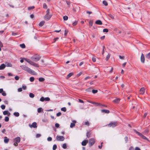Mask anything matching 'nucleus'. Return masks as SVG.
Masks as SVG:
<instances>
[{
    "mask_svg": "<svg viewBox=\"0 0 150 150\" xmlns=\"http://www.w3.org/2000/svg\"><path fill=\"white\" fill-rule=\"evenodd\" d=\"M20 67L22 69L27 72L29 74L33 75H36V73L34 71L25 65H21Z\"/></svg>",
    "mask_w": 150,
    "mask_h": 150,
    "instance_id": "nucleus-1",
    "label": "nucleus"
},
{
    "mask_svg": "<svg viewBox=\"0 0 150 150\" xmlns=\"http://www.w3.org/2000/svg\"><path fill=\"white\" fill-rule=\"evenodd\" d=\"M24 60H25L27 62L29 63L30 64H31L32 65H33L35 67H39L38 65V64L35 63L34 62H33L32 61H31L27 58H23V59H22L20 60V62L21 63H23L24 62Z\"/></svg>",
    "mask_w": 150,
    "mask_h": 150,
    "instance_id": "nucleus-2",
    "label": "nucleus"
},
{
    "mask_svg": "<svg viewBox=\"0 0 150 150\" xmlns=\"http://www.w3.org/2000/svg\"><path fill=\"white\" fill-rule=\"evenodd\" d=\"M40 57L38 54H35L31 57V59L33 61L37 62L40 59Z\"/></svg>",
    "mask_w": 150,
    "mask_h": 150,
    "instance_id": "nucleus-3",
    "label": "nucleus"
},
{
    "mask_svg": "<svg viewBox=\"0 0 150 150\" xmlns=\"http://www.w3.org/2000/svg\"><path fill=\"white\" fill-rule=\"evenodd\" d=\"M88 142L89 146H91L95 143V140L94 139L91 138L89 140Z\"/></svg>",
    "mask_w": 150,
    "mask_h": 150,
    "instance_id": "nucleus-4",
    "label": "nucleus"
},
{
    "mask_svg": "<svg viewBox=\"0 0 150 150\" xmlns=\"http://www.w3.org/2000/svg\"><path fill=\"white\" fill-rule=\"evenodd\" d=\"M117 122H111L108 124V125L109 127H114L117 126Z\"/></svg>",
    "mask_w": 150,
    "mask_h": 150,
    "instance_id": "nucleus-5",
    "label": "nucleus"
},
{
    "mask_svg": "<svg viewBox=\"0 0 150 150\" xmlns=\"http://www.w3.org/2000/svg\"><path fill=\"white\" fill-rule=\"evenodd\" d=\"M56 139L58 141H63L64 139V137L63 136L57 135Z\"/></svg>",
    "mask_w": 150,
    "mask_h": 150,
    "instance_id": "nucleus-6",
    "label": "nucleus"
},
{
    "mask_svg": "<svg viewBox=\"0 0 150 150\" xmlns=\"http://www.w3.org/2000/svg\"><path fill=\"white\" fill-rule=\"evenodd\" d=\"M52 15L51 14H46L44 16V19L47 21L49 20L51 18Z\"/></svg>",
    "mask_w": 150,
    "mask_h": 150,
    "instance_id": "nucleus-7",
    "label": "nucleus"
},
{
    "mask_svg": "<svg viewBox=\"0 0 150 150\" xmlns=\"http://www.w3.org/2000/svg\"><path fill=\"white\" fill-rule=\"evenodd\" d=\"M50 100V98L49 97H46L44 98L43 97H42L40 99V100L42 102H43L44 101H49Z\"/></svg>",
    "mask_w": 150,
    "mask_h": 150,
    "instance_id": "nucleus-8",
    "label": "nucleus"
},
{
    "mask_svg": "<svg viewBox=\"0 0 150 150\" xmlns=\"http://www.w3.org/2000/svg\"><path fill=\"white\" fill-rule=\"evenodd\" d=\"M20 138L19 137H17L14 139L13 142H15L18 143H19L20 142Z\"/></svg>",
    "mask_w": 150,
    "mask_h": 150,
    "instance_id": "nucleus-9",
    "label": "nucleus"
},
{
    "mask_svg": "<svg viewBox=\"0 0 150 150\" xmlns=\"http://www.w3.org/2000/svg\"><path fill=\"white\" fill-rule=\"evenodd\" d=\"M29 126L31 128L34 127L36 128L37 127V123L36 122H34L32 123V125H29Z\"/></svg>",
    "mask_w": 150,
    "mask_h": 150,
    "instance_id": "nucleus-10",
    "label": "nucleus"
},
{
    "mask_svg": "<svg viewBox=\"0 0 150 150\" xmlns=\"http://www.w3.org/2000/svg\"><path fill=\"white\" fill-rule=\"evenodd\" d=\"M141 60L142 63H144L145 57L143 53H142L141 54Z\"/></svg>",
    "mask_w": 150,
    "mask_h": 150,
    "instance_id": "nucleus-11",
    "label": "nucleus"
},
{
    "mask_svg": "<svg viewBox=\"0 0 150 150\" xmlns=\"http://www.w3.org/2000/svg\"><path fill=\"white\" fill-rule=\"evenodd\" d=\"M138 135L142 138L149 141V140L145 136H144L141 133H138Z\"/></svg>",
    "mask_w": 150,
    "mask_h": 150,
    "instance_id": "nucleus-12",
    "label": "nucleus"
},
{
    "mask_svg": "<svg viewBox=\"0 0 150 150\" xmlns=\"http://www.w3.org/2000/svg\"><path fill=\"white\" fill-rule=\"evenodd\" d=\"M140 94H144L145 92V88L144 87L141 88L140 90Z\"/></svg>",
    "mask_w": 150,
    "mask_h": 150,
    "instance_id": "nucleus-13",
    "label": "nucleus"
},
{
    "mask_svg": "<svg viewBox=\"0 0 150 150\" xmlns=\"http://www.w3.org/2000/svg\"><path fill=\"white\" fill-rule=\"evenodd\" d=\"M88 141L87 140H84L81 143V144L82 146H85L88 143Z\"/></svg>",
    "mask_w": 150,
    "mask_h": 150,
    "instance_id": "nucleus-14",
    "label": "nucleus"
},
{
    "mask_svg": "<svg viewBox=\"0 0 150 150\" xmlns=\"http://www.w3.org/2000/svg\"><path fill=\"white\" fill-rule=\"evenodd\" d=\"M3 114L4 115H7L8 116H9L10 115V113L8 112V111H4L3 112Z\"/></svg>",
    "mask_w": 150,
    "mask_h": 150,
    "instance_id": "nucleus-15",
    "label": "nucleus"
},
{
    "mask_svg": "<svg viewBox=\"0 0 150 150\" xmlns=\"http://www.w3.org/2000/svg\"><path fill=\"white\" fill-rule=\"evenodd\" d=\"M120 100L119 98H116L114 100H113V102L115 103H118Z\"/></svg>",
    "mask_w": 150,
    "mask_h": 150,
    "instance_id": "nucleus-16",
    "label": "nucleus"
},
{
    "mask_svg": "<svg viewBox=\"0 0 150 150\" xmlns=\"http://www.w3.org/2000/svg\"><path fill=\"white\" fill-rule=\"evenodd\" d=\"M95 23L99 25H102V21L100 20H98L96 21L95 22Z\"/></svg>",
    "mask_w": 150,
    "mask_h": 150,
    "instance_id": "nucleus-17",
    "label": "nucleus"
},
{
    "mask_svg": "<svg viewBox=\"0 0 150 150\" xmlns=\"http://www.w3.org/2000/svg\"><path fill=\"white\" fill-rule=\"evenodd\" d=\"M6 66L5 64H3L0 66V70H3L5 68Z\"/></svg>",
    "mask_w": 150,
    "mask_h": 150,
    "instance_id": "nucleus-18",
    "label": "nucleus"
},
{
    "mask_svg": "<svg viewBox=\"0 0 150 150\" xmlns=\"http://www.w3.org/2000/svg\"><path fill=\"white\" fill-rule=\"evenodd\" d=\"M101 111L102 112L105 113H108L110 112L109 110H102Z\"/></svg>",
    "mask_w": 150,
    "mask_h": 150,
    "instance_id": "nucleus-19",
    "label": "nucleus"
},
{
    "mask_svg": "<svg viewBox=\"0 0 150 150\" xmlns=\"http://www.w3.org/2000/svg\"><path fill=\"white\" fill-rule=\"evenodd\" d=\"M6 66L7 67H12V64L9 62H6Z\"/></svg>",
    "mask_w": 150,
    "mask_h": 150,
    "instance_id": "nucleus-20",
    "label": "nucleus"
},
{
    "mask_svg": "<svg viewBox=\"0 0 150 150\" xmlns=\"http://www.w3.org/2000/svg\"><path fill=\"white\" fill-rule=\"evenodd\" d=\"M37 111L38 113H40L43 111V109L41 108H39L37 109Z\"/></svg>",
    "mask_w": 150,
    "mask_h": 150,
    "instance_id": "nucleus-21",
    "label": "nucleus"
},
{
    "mask_svg": "<svg viewBox=\"0 0 150 150\" xmlns=\"http://www.w3.org/2000/svg\"><path fill=\"white\" fill-rule=\"evenodd\" d=\"M9 140V139L7 138L6 137H4V142L5 143H7L8 142Z\"/></svg>",
    "mask_w": 150,
    "mask_h": 150,
    "instance_id": "nucleus-22",
    "label": "nucleus"
},
{
    "mask_svg": "<svg viewBox=\"0 0 150 150\" xmlns=\"http://www.w3.org/2000/svg\"><path fill=\"white\" fill-rule=\"evenodd\" d=\"M45 23V22L44 21H42L40 23L39 25L40 27H42L44 25Z\"/></svg>",
    "mask_w": 150,
    "mask_h": 150,
    "instance_id": "nucleus-23",
    "label": "nucleus"
},
{
    "mask_svg": "<svg viewBox=\"0 0 150 150\" xmlns=\"http://www.w3.org/2000/svg\"><path fill=\"white\" fill-rule=\"evenodd\" d=\"M14 115L16 117H18L19 115V114L18 112H15L13 113Z\"/></svg>",
    "mask_w": 150,
    "mask_h": 150,
    "instance_id": "nucleus-24",
    "label": "nucleus"
},
{
    "mask_svg": "<svg viewBox=\"0 0 150 150\" xmlns=\"http://www.w3.org/2000/svg\"><path fill=\"white\" fill-rule=\"evenodd\" d=\"M73 74L72 73H69L67 75V79H68L71 76L73 75Z\"/></svg>",
    "mask_w": 150,
    "mask_h": 150,
    "instance_id": "nucleus-25",
    "label": "nucleus"
},
{
    "mask_svg": "<svg viewBox=\"0 0 150 150\" xmlns=\"http://www.w3.org/2000/svg\"><path fill=\"white\" fill-rule=\"evenodd\" d=\"M39 81L40 82L43 81L45 80V79L42 77L40 78L39 79Z\"/></svg>",
    "mask_w": 150,
    "mask_h": 150,
    "instance_id": "nucleus-26",
    "label": "nucleus"
},
{
    "mask_svg": "<svg viewBox=\"0 0 150 150\" xmlns=\"http://www.w3.org/2000/svg\"><path fill=\"white\" fill-rule=\"evenodd\" d=\"M34 96H35L32 93H30L29 94V96L31 98H34Z\"/></svg>",
    "mask_w": 150,
    "mask_h": 150,
    "instance_id": "nucleus-27",
    "label": "nucleus"
},
{
    "mask_svg": "<svg viewBox=\"0 0 150 150\" xmlns=\"http://www.w3.org/2000/svg\"><path fill=\"white\" fill-rule=\"evenodd\" d=\"M62 148L64 149H66L67 148V144L66 143H64L63 144L62 146Z\"/></svg>",
    "mask_w": 150,
    "mask_h": 150,
    "instance_id": "nucleus-28",
    "label": "nucleus"
},
{
    "mask_svg": "<svg viewBox=\"0 0 150 150\" xmlns=\"http://www.w3.org/2000/svg\"><path fill=\"white\" fill-rule=\"evenodd\" d=\"M146 57L148 59L150 58V52L146 55Z\"/></svg>",
    "mask_w": 150,
    "mask_h": 150,
    "instance_id": "nucleus-29",
    "label": "nucleus"
},
{
    "mask_svg": "<svg viewBox=\"0 0 150 150\" xmlns=\"http://www.w3.org/2000/svg\"><path fill=\"white\" fill-rule=\"evenodd\" d=\"M110 54H108L107 55L106 57V60L107 61L109 59L110 57Z\"/></svg>",
    "mask_w": 150,
    "mask_h": 150,
    "instance_id": "nucleus-30",
    "label": "nucleus"
},
{
    "mask_svg": "<svg viewBox=\"0 0 150 150\" xmlns=\"http://www.w3.org/2000/svg\"><path fill=\"white\" fill-rule=\"evenodd\" d=\"M63 18L64 21H67L68 19V17L67 16H63Z\"/></svg>",
    "mask_w": 150,
    "mask_h": 150,
    "instance_id": "nucleus-31",
    "label": "nucleus"
},
{
    "mask_svg": "<svg viewBox=\"0 0 150 150\" xmlns=\"http://www.w3.org/2000/svg\"><path fill=\"white\" fill-rule=\"evenodd\" d=\"M34 8H35V6H30L28 8V10H31V9Z\"/></svg>",
    "mask_w": 150,
    "mask_h": 150,
    "instance_id": "nucleus-32",
    "label": "nucleus"
},
{
    "mask_svg": "<svg viewBox=\"0 0 150 150\" xmlns=\"http://www.w3.org/2000/svg\"><path fill=\"white\" fill-rule=\"evenodd\" d=\"M103 4L105 6H107L108 5L107 2L105 1H103Z\"/></svg>",
    "mask_w": 150,
    "mask_h": 150,
    "instance_id": "nucleus-33",
    "label": "nucleus"
},
{
    "mask_svg": "<svg viewBox=\"0 0 150 150\" xmlns=\"http://www.w3.org/2000/svg\"><path fill=\"white\" fill-rule=\"evenodd\" d=\"M57 145L56 144H54L53 146L52 149L53 150H55L57 149Z\"/></svg>",
    "mask_w": 150,
    "mask_h": 150,
    "instance_id": "nucleus-34",
    "label": "nucleus"
},
{
    "mask_svg": "<svg viewBox=\"0 0 150 150\" xmlns=\"http://www.w3.org/2000/svg\"><path fill=\"white\" fill-rule=\"evenodd\" d=\"M20 46L23 48H25V44H20Z\"/></svg>",
    "mask_w": 150,
    "mask_h": 150,
    "instance_id": "nucleus-35",
    "label": "nucleus"
},
{
    "mask_svg": "<svg viewBox=\"0 0 150 150\" xmlns=\"http://www.w3.org/2000/svg\"><path fill=\"white\" fill-rule=\"evenodd\" d=\"M34 80V78L33 77H30V80L31 82H33Z\"/></svg>",
    "mask_w": 150,
    "mask_h": 150,
    "instance_id": "nucleus-36",
    "label": "nucleus"
},
{
    "mask_svg": "<svg viewBox=\"0 0 150 150\" xmlns=\"http://www.w3.org/2000/svg\"><path fill=\"white\" fill-rule=\"evenodd\" d=\"M47 8V6L45 3H44L43 4V8Z\"/></svg>",
    "mask_w": 150,
    "mask_h": 150,
    "instance_id": "nucleus-37",
    "label": "nucleus"
},
{
    "mask_svg": "<svg viewBox=\"0 0 150 150\" xmlns=\"http://www.w3.org/2000/svg\"><path fill=\"white\" fill-rule=\"evenodd\" d=\"M75 125L74 123H71V124L70 127L71 128H72L73 127H74L75 126Z\"/></svg>",
    "mask_w": 150,
    "mask_h": 150,
    "instance_id": "nucleus-38",
    "label": "nucleus"
},
{
    "mask_svg": "<svg viewBox=\"0 0 150 150\" xmlns=\"http://www.w3.org/2000/svg\"><path fill=\"white\" fill-rule=\"evenodd\" d=\"M91 103L93 104L97 105H101L100 104L98 103H96L94 102H91Z\"/></svg>",
    "mask_w": 150,
    "mask_h": 150,
    "instance_id": "nucleus-39",
    "label": "nucleus"
},
{
    "mask_svg": "<svg viewBox=\"0 0 150 150\" xmlns=\"http://www.w3.org/2000/svg\"><path fill=\"white\" fill-rule=\"evenodd\" d=\"M9 120V117H5L4 120L6 122H8V121Z\"/></svg>",
    "mask_w": 150,
    "mask_h": 150,
    "instance_id": "nucleus-40",
    "label": "nucleus"
},
{
    "mask_svg": "<svg viewBox=\"0 0 150 150\" xmlns=\"http://www.w3.org/2000/svg\"><path fill=\"white\" fill-rule=\"evenodd\" d=\"M93 21H90L89 22V25H90L91 26H92V25H93Z\"/></svg>",
    "mask_w": 150,
    "mask_h": 150,
    "instance_id": "nucleus-41",
    "label": "nucleus"
},
{
    "mask_svg": "<svg viewBox=\"0 0 150 150\" xmlns=\"http://www.w3.org/2000/svg\"><path fill=\"white\" fill-rule=\"evenodd\" d=\"M61 110L63 111L64 112H66V108L65 107H63L61 109Z\"/></svg>",
    "mask_w": 150,
    "mask_h": 150,
    "instance_id": "nucleus-42",
    "label": "nucleus"
},
{
    "mask_svg": "<svg viewBox=\"0 0 150 150\" xmlns=\"http://www.w3.org/2000/svg\"><path fill=\"white\" fill-rule=\"evenodd\" d=\"M92 92L93 93L95 94L98 91L97 90H92Z\"/></svg>",
    "mask_w": 150,
    "mask_h": 150,
    "instance_id": "nucleus-43",
    "label": "nucleus"
},
{
    "mask_svg": "<svg viewBox=\"0 0 150 150\" xmlns=\"http://www.w3.org/2000/svg\"><path fill=\"white\" fill-rule=\"evenodd\" d=\"M103 31L104 32H106V33H107V32H108V29H106V28H105V29H104L103 30Z\"/></svg>",
    "mask_w": 150,
    "mask_h": 150,
    "instance_id": "nucleus-44",
    "label": "nucleus"
},
{
    "mask_svg": "<svg viewBox=\"0 0 150 150\" xmlns=\"http://www.w3.org/2000/svg\"><path fill=\"white\" fill-rule=\"evenodd\" d=\"M50 10L49 8H48L46 11V14H49Z\"/></svg>",
    "mask_w": 150,
    "mask_h": 150,
    "instance_id": "nucleus-45",
    "label": "nucleus"
},
{
    "mask_svg": "<svg viewBox=\"0 0 150 150\" xmlns=\"http://www.w3.org/2000/svg\"><path fill=\"white\" fill-rule=\"evenodd\" d=\"M86 91L87 92H91V88H88L86 89Z\"/></svg>",
    "mask_w": 150,
    "mask_h": 150,
    "instance_id": "nucleus-46",
    "label": "nucleus"
},
{
    "mask_svg": "<svg viewBox=\"0 0 150 150\" xmlns=\"http://www.w3.org/2000/svg\"><path fill=\"white\" fill-rule=\"evenodd\" d=\"M1 107L2 110H4L5 108V106L4 105H1Z\"/></svg>",
    "mask_w": 150,
    "mask_h": 150,
    "instance_id": "nucleus-47",
    "label": "nucleus"
},
{
    "mask_svg": "<svg viewBox=\"0 0 150 150\" xmlns=\"http://www.w3.org/2000/svg\"><path fill=\"white\" fill-rule=\"evenodd\" d=\"M77 21H75L74 22L72 23V25L73 26H75L77 25Z\"/></svg>",
    "mask_w": 150,
    "mask_h": 150,
    "instance_id": "nucleus-48",
    "label": "nucleus"
},
{
    "mask_svg": "<svg viewBox=\"0 0 150 150\" xmlns=\"http://www.w3.org/2000/svg\"><path fill=\"white\" fill-rule=\"evenodd\" d=\"M68 30H65V32H64V35L65 36L68 33Z\"/></svg>",
    "mask_w": 150,
    "mask_h": 150,
    "instance_id": "nucleus-49",
    "label": "nucleus"
},
{
    "mask_svg": "<svg viewBox=\"0 0 150 150\" xmlns=\"http://www.w3.org/2000/svg\"><path fill=\"white\" fill-rule=\"evenodd\" d=\"M2 95H3V96H6V93L5 92V91H4L2 93Z\"/></svg>",
    "mask_w": 150,
    "mask_h": 150,
    "instance_id": "nucleus-50",
    "label": "nucleus"
},
{
    "mask_svg": "<svg viewBox=\"0 0 150 150\" xmlns=\"http://www.w3.org/2000/svg\"><path fill=\"white\" fill-rule=\"evenodd\" d=\"M47 140L48 141H50L52 140V138L51 137H48L47 139Z\"/></svg>",
    "mask_w": 150,
    "mask_h": 150,
    "instance_id": "nucleus-51",
    "label": "nucleus"
},
{
    "mask_svg": "<svg viewBox=\"0 0 150 150\" xmlns=\"http://www.w3.org/2000/svg\"><path fill=\"white\" fill-rule=\"evenodd\" d=\"M42 121L44 122H47L48 121V120L47 119H44L42 120Z\"/></svg>",
    "mask_w": 150,
    "mask_h": 150,
    "instance_id": "nucleus-52",
    "label": "nucleus"
},
{
    "mask_svg": "<svg viewBox=\"0 0 150 150\" xmlns=\"http://www.w3.org/2000/svg\"><path fill=\"white\" fill-rule=\"evenodd\" d=\"M41 136V135L40 134H38L36 135V137L37 138H38V137H40Z\"/></svg>",
    "mask_w": 150,
    "mask_h": 150,
    "instance_id": "nucleus-53",
    "label": "nucleus"
},
{
    "mask_svg": "<svg viewBox=\"0 0 150 150\" xmlns=\"http://www.w3.org/2000/svg\"><path fill=\"white\" fill-rule=\"evenodd\" d=\"M111 18L113 19L114 18V16L111 14H110L108 15Z\"/></svg>",
    "mask_w": 150,
    "mask_h": 150,
    "instance_id": "nucleus-54",
    "label": "nucleus"
},
{
    "mask_svg": "<svg viewBox=\"0 0 150 150\" xmlns=\"http://www.w3.org/2000/svg\"><path fill=\"white\" fill-rule=\"evenodd\" d=\"M92 60L94 62H95L96 61V58L95 57H93L92 58Z\"/></svg>",
    "mask_w": 150,
    "mask_h": 150,
    "instance_id": "nucleus-55",
    "label": "nucleus"
},
{
    "mask_svg": "<svg viewBox=\"0 0 150 150\" xmlns=\"http://www.w3.org/2000/svg\"><path fill=\"white\" fill-rule=\"evenodd\" d=\"M19 77L18 76H16L15 77V79L16 80H19Z\"/></svg>",
    "mask_w": 150,
    "mask_h": 150,
    "instance_id": "nucleus-56",
    "label": "nucleus"
},
{
    "mask_svg": "<svg viewBox=\"0 0 150 150\" xmlns=\"http://www.w3.org/2000/svg\"><path fill=\"white\" fill-rule=\"evenodd\" d=\"M22 91V88H18V91L19 92H20Z\"/></svg>",
    "mask_w": 150,
    "mask_h": 150,
    "instance_id": "nucleus-57",
    "label": "nucleus"
},
{
    "mask_svg": "<svg viewBox=\"0 0 150 150\" xmlns=\"http://www.w3.org/2000/svg\"><path fill=\"white\" fill-rule=\"evenodd\" d=\"M61 115V113L60 112H59L57 114V116H59Z\"/></svg>",
    "mask_w": 150,
    "mask_h": 150,
    "instance_id": "nucleus-58",
    "label": "nucleus"
},
{
    "mask_svg": "<svg viewBox=\"0 0 150 150\" xmlns=\"http://www.w3.org/2000/svg\"><path fill=\"white\" fill-rule=\"evenodd\" d=\"M55 126L57 128H58L59 127V125L58 123H56L55 124Z\"/></svg>",
    "mask_w": 150,
    "mask_h": 150,
    "instance_id": "nucleus-59",
    "label": "nucleus"
},
{
    "mask_svg": "<svg viewBox=\"0 0 150 150\" xmlns=\"http://www.w3.org/2000/svg\"><path fill=\"white\" fill-rule=\"evenodd\" d=\"M119 57L120 59H124V56H122L120 55V56H119Z\"/></svg>",
    "mask_w": 150,
    "mask_h": 150,
    "instance_id": "nucleus-60",
    "label": "nucleus"
},
{
    "mask_svg": "<svg viewBox=\"0 0 150 150\" xmlns=\"http://www.w3.org/2000/svg\"><path fill=\"white\" fill-rule=\"evenodd\" d=\"M14 142V143L13 144V145L16 146H17L18 145V143L15 142Z\"/></svg>",
    "mask_w": 150,
    "mask_h": 150,
    "instance_id": "nucleus-61",
    "label": "nucleus"
},
{
    "mask_svg": "<svg viewBox=\"0 0 150 150\" xmlns=\"http://www.w3.org/2000/svg\"><path fill=\"white\" fill-rule=\"evenodd\" d=\"M125 142L127 143L128 141V138L127 137H125Z\"/></svg>",
    "mask_w": 150,
    "mask_h": 150,
    "instance_id": "nucleus-62",
    "label": "nucleus"
},
{
    "mask_svg": "<svg viewBox=\"0 0 150 150\" xmlns=\"http://www.w3.org/2000/svg\"><path fill=\"white\" fill-rule=\"evenodd\" d=\"M85 125H89V123L88 121L85 122Z\"/></svg>",
    "mask_w": 150,
    "mask_h": 150,
    "instance_id": "nucleus-63",
    "label": "nucleus"
},
{
    "mask_svg": "<svg viewBox=\"0 0 150 150\" xmlns=\"http://www.w3.org/2000/svg\"><path fill=\"white\" fill-rule=\"evenodd\" d=\"M135 150H140V149L138 147H136L135 148Z\"/></svg>",
    "mask_w": 150,
    "mask_h": 150,
    "instance_id": "nucleus-64",
    "label": "nucleus"
}]
</instances>
